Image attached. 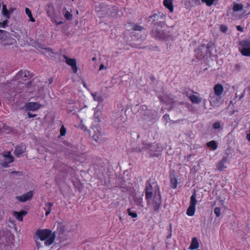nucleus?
<instances>
[{
    "instance_id": "obj_19",
    "label": "nucleus",
    "mask_w": 250,
    "mask_h": 250,
    "mask_svg": "<svg viewBox=\"0 0 250 250\" xmlns=\"http://www.w3.org/2000/svg\"><path fill=\"white\" fill-rule=\"evenodd\" d=\"M26 212L25 211H21L20 212H14L13 213L14 216L19 221H22L23 216L26 214Z\"/></svg>"
},
{
    "instance_id": "obj_35",
    "label": "nucleus",
    "mask_w": 250,
    "mask_h": 250,
    "mask_svg": "<svg viewBox=\"0 0 250 250\" xmlns=\"http://www.w3.org/2000/svg\"><path fill=\"white\" fill-rule=\"evenodd\" d=\"M127 212L128 213V215L130 216H131L133 218H136L137 217V214L136 212H132L131 211V209H128L127 210Z\"/></svg>"
},
{
    "instance_id": "obj_53",
    "label": "nucleus",
    "mask_w": 250,
    "mask_h": 250,
    "mask_svg": "<svg viewBox=\"0 0 250 250\" xmlns=\"http://www.w3.org/2000/svg\"><path fill=\"white\" fill-rule=\"evenodd\" d=\"M92 60H95V58H93V59H92Z\"/></svg>"
},
{
    "instance_id": "obj_52",
    "label": "nucleus",
    "mask_w": 250,
    "mask_h": 250,
    "mask_svg": "<svg viewBox=\"0 0 250 250\" xmlns=\"http://www.w3.org/2000/svg\"><path fill=\"white\" fill-rule=\"evenodd\" d=\"M76 13H77V14H79V11H78V10H77V12H76Z\"/></svg>"
},
{
    "instance_id": "obj_41",
    "label": "nucleus",
    "mask_w": 250,
    "mask_h": 250,
    "mask_svg": "<svg viewBox=\"0 0 250 250\" xmlns=\"http://www.w3.org/2000/svg\"><path fill=\"white\" fill-rule=\"evenodd\" d=\"M14 36L17 39V40L18 41H19L20 40V39L21 38V36L19 34H18L17 33H15L14 35Z\"/></svg>"
},
{
    "instance_id": "obj_40",
    "label": "nucleus",
    "mask_w": 250,
    "mask_h": 250,
    "mask_svg": "<svg viewBox=\"0 0 250 250\" xmlns=\"http://www.w3.org/2000/svg\"><path fill=\"white\" fill-rule=\"evenodd\" d=\"M153 34H154V36H156V37H157V38H161L162 35V33L161 32H158V34L157 33L155 34L154 33H153Z\"/></svg>"
},
{
    "instance_id": "obj_51",
    "label": "nucleus",
    "mask_w": 250,
    "mask_h": 250,
    "mask_svg": "<svg viewBox=\"0 0 250 250\" xmlns=\"http://www.w3.org/2000/svg\"><path fill=\"white\" fill-rule=\"evenodd\" d=\"M95 116H96V109H95V112H94Z\"/></svg>"
},
{
    "instance_id": "obj_33",
    "label": "nucleus",
    "mask_w": 250,
    "mask_h": 250,
    "mask_svg": "<svg viewBox=\"0 0 250 250\" xmlns=\"http://www.w3.org/2000/svg\"><path fill=\"white\" fill-rule=\"evenodd\" d=\"M214 212L217 217H219L221 215V208L219 207H216L214 208Z\"/></svg>"
},
{
    "instance_id": "obj_22",
    "label": "nucleus",
    "mask_w": 250,
    "mask_h": 250,
    "mask_svg": "<svg viewBox=\"0 0 250 250\" xmlns=\"http://www.w3.org/2000/svg\"><path fill=\"white\" fill-rule=\"evenodd\" d=\"M52 21L55 22L57 25H61L63 23V19L62 17L58 18L55 16L52 19Z\"/></svg>"
},
{
    "instance_id": "obj_5",
    "label": "nucleus",
    "mask_w": 250,
    "mask_h": 250,
    "mask_svg": "<svg viewBox=\"0 0 250 250\" xmlns=\"http://www.w3.org/2000/svg\"><path fill=\"white\" fill-rule=\"evenodd\" d=\"M241 47L239 50L242 54L245 56H250V42L243 41L240 42Z\"/></svg>"
},
{
    "instance_id": "obj_24",
    "label": "nucleus",
    "mask_w": 250,
    "mask_h": 250,
    "mask_svg": "<svg viewBox=\"0 0 250 250\" xmlns=\"http://www.w3.org/2000/svg\"><path fill=\"white\" fill-rule=\"evenodd\" d=\"M91 95L92 96L93 99L95 101L97 102H101L102 101V97L100 95L97 94V93H91Z\"/></svg>"
},
{
    "instance_id": "obj_34",
    "label": "nucleus",
    "mask_w": 250,
    "mask_h": 250,
    "mask_svg": "<svg viewBox=\"0 0 250 250\" xmlns=\"http://www.w3.org/2000/svg\"><path fill=\"white\" fill-rule=\"evenodd\" d=\"M8 21L7 19L4 20L2 22H0V27L1 28H5L7 26Z\"/></svg>"
},
{
    "instance_id": "obj_44",
    "label": "nucleus",
    "mask_w": 250,
    "mask_h": 250,
    "mask_svg": "<svg viewBox=\"0 0 250 250\" xmlns=\"http://www.w3.org/2000/svg\"><path fill=\"white\" fill-rule=\"evenodd\" d=\"M28 115L29 118H33L36 116V114H32L30 113L29 112L28 113Z\"/></svg>"
},
{
    "instance_id": "obj_30",
    "label": "nucleus",
    "mask_w": 250,
    "mask_h": 250,
    "mask_svg": "<svg viewBox=\"0 0 250 250\" xmlns=\"http://www.w3.org/2000/svg\"><path fill=\"white\" fill-rule=\"evenodd\" d=\"M143 195H142V196L138 198V199H135L134 200L135 202L136 203L137 205H140L142 207H143V198H142Z\"/></svg>"
},
{
    "instance_id": "obj_45",
    "label": "nucleus",
    "mask_w": 250,
    "mask_h": 250,
    "mask_svg": "<svg viewBox=\"0 0 250 250\" xmlns=\"http://www.w3.org/2000/svg\"><path fill=\"white\" fill-rule=\"evenodd\" d=\"M104 68V66L103 64H102L100 66L99 70H102Z\"/></svg>"
},
{
    "instance_id": "obj_36",
    "label": "nucleus",
    "mask_w": 250,
    "mask_h": 250,
    "mask_svg": "<svg viewBox=\"0 0 250 250\" xmlns=\"http://www.w3.org/2000/svg\"><path fill=\"white\" fill-rule=\"evenodd\" d=\"M66 133V129L63 126H62L60 129V134L61 136H64Z\"/></svg>"
},
{
    "instance_id": "obj_15",
    "label": "nucleus",
    "mask_w": 250,
    "mask_h": 250,
    "mask_svg": "<svg viewBox=\"0 0 250 250\" xmlns=\"http://www.w3.org/2000/svg\"><path fill=\"white\" fill-rule=\"evenodd\" d=\"M227 159L223 158L220 161L218 162L217 165V168L219 171H222L227 168L226 164L227 163Z\"/></svg>"
},
{
    "instance_id": "obj_50",
    "label": "nucleus",
    "mask_w": 250,
    "mask_h": 250,
    "mask_svg": "<svg viewBox=\"0 0 250 250\" xmlns=\"http://www.w3.org/2000/svg\"><path fill=\"white\" fill-rule=\"evenodd\" d=\"M96 10L97 11H99V10L97 9V7L96 8Z\"/></svg>"
},
{
    "instance_id": "obj_39",
    "label": "nucleus",
    "mask_w": 250,
    "mask_h": 250,
    "mask_svg": "<svg viewBox=\"0 0 250 250\" xmlns=\"http://www.w3.org/2000/svg\"><path fill=\"white\" fill-rule=\"evenodd\" d=\"M6 161L8 163H10L13 161V158L11 156H6Z\"/></svg>"
},
{
    "instance_id": "obj_32",
    "label": "nucleus",
    "mask_w": 250,
    "mask_h": 250,
    "mask_svg": "<svg viewBox=\"0 0 250 250\" xmlns=\"http://www.w3.org/2000/svg\"><path fill=\"white\" fill-rule=\"evenodd\" d=\"M43 53H44L45 55L47 56H52L51 54H53V52L50 48H46L44 49Z\"/></svg>"
},
{
    "instance_id": "obj_3",
    "label": "nucleus",
    "mask_w": 250,
    "mask_h": 250,
    "mask_svg": "<svg viewBox=\"0 0 250 250\" xmlns=\"http://www.w3.org/2000/svg\"><path fill=\"white\" fill-rule=\"evenodd\" d=\"M16 40L11 34L6 31L0 30V43L2 45H10L16 43Z\"/></svg>"
},
{
    "instance_id": "obj_9",
    "label": "nucleus",
    "mask_w": 250,
    "mask_h": 250,
    "mask_svg": "<svg viewBox=\"0 0 250 250\" xmlns=\"http://www.w3.org/2000/svg\"><path fill=\"white\" fill-rule=\"evenodd\" d=\"M221 100V96L215 94H210L209 97V101L212 106H217L219 105Z\"/></svg>"
},
{
    "instance_id": "obj_27",
    "label": "nucleus",
    "mask_w": 250,
    "mask_h": 250,
    "mask_svg": "<svg viewBox=\"0 0 250 250\" xmlns=\"http://www.w3.org/2000/svg\"><path fill=\"white\" fill-rule=\"evenodd\" d=\"M57 229L60 232L62 233L67 230L65 226L62 224L59 223L57 226Z\"/></svg>"
},
{
    "instance_id": "obj_17",
    "label": "nucleus",
    "mask_w": 250,
    "mask_h": 250,
    "mask_svg": "<svg viewBox=\"0 0 250 250\" xmlns=\"http://www.w3.org/2000/svg\"><path fill=\"white\" fill-rule=\"evenodd\" d=\"M199 247V243L197 239L194 237L192 239L191 244L189 247V249L193 250L198 249Z\"/></svg>"
},
{
    "instance_id": "obj_46",
    "label": "nucleus",
    "mask_w": 250,
    "mask_h": 250,
    "mask_svg": "<svg viewBox=\"0 0 250 250\" xmlns=\"http://www.w3.org/2000/svg\"><path fill=\"white\" fill-rule=\"evenodd\" d=\"M237 29L238 31H242V28L240 26H237Z\"/></svg>"
},
{
    "instance_id": "obj_2",
    "label": "nucleus",
    "mask_w": 250,
    "mask_h": 250,
    "mask_svg": "<svg viewBox=\"0 0 250 250\" xmlns=\"http://www.w3.org/2000/svg\"><path fill=\"white\" fill-rule=\"evenodd\" d=\"M36 235L42 241H45L46 246L51 245L54 241L55 235L49 229H41L36 231Z\"/></svg>"
},
{
    "instance_id": "obj_20",
    "label": "nucleus",
    "mask_w": 250,
    "mask_h": 250,
    "mask_svg": "<svg viewBox=\"0 0 250 250\" xmlns=\"http://www.w3.org/2000/svg\"><path fill=\"white\" fill-rule=\"evenodd\" d=\"M12 11H8L7 9L6 6L5 4H2V13L7 18H9Z\"/></svg>"
},
{
    "instance_id": "obj_11",
    "label": "nucleus",
    "mask_w": 250,
    "mask_h": 250,
    "mask_svg": "<svg viewBox=\"0 0 250 250\" xmlns=\"http://www.w3.org/2000/svg\"><path fill=\"white\" fill-rule=\"evenodd\" d=\"M41 107V105L36 102H30L27 104L25 105V109L26 111H35L39 109Z\"/></svg>"
},
{
    "instance_id": "obj_7",
    "label": "nucleus",
    "mask_w": 250,
    "mask_h": 250,
    "mask_svg": "<svg viewBox=\"0 0 250 250\" xmlns=\"http://www.w3.org/2000/svg\"><path fill=\"white\" fill-rule=\"evenodd\" d=\"M243 6L242 4L234 3L232 8L233 12L231 14L232 16L237 19L242 18L243 17V15H238L237 12L241 11L243 10Z\"/></svg>"
},
{
    "instance_id": "obj_42",
    "label": "nucleus",
    "mask_w": 250,
    "mask_h": 250,
    "mask_svg": "<svg viewBox=\"0 0 250 250\" xmlns=\"http://www.w3.org/2000/svg\"><path fill=\"white\" fill-rule=\"evenodd\" d=\"M163 119L167 122V121L169 119V115L167 114L163 116Z\"/></svg>"
},
{
    "instance_id": "obj_6",
    "label": "nucleus",
    "mask_w": 250,
    "mask_h": 250,
    "mask_svg": "<svg viewBox=\"0 0 250 250\" xmlns=\"http://www.w3.org/2000/svg\"><path fill=\"white\" fill-rule=\"evenodd\" d=\"M146 149L149 152L151 155L154 156L158 155L163 150L162 147L158 146L156 144L147 145Z\"/></svg>"
},
{
    "instance_id": "obj_1",
    "label": "nucleus",
    "mask_w": 250,
    "mask_h": 250,
    "mask_svg": "<svg viewBox=\"0 0 250 250\" xmlns=\"http://www.w3.org/2000/svg\"><path fill=\"white\" fill-rule=\"evenodd\" d=\"M153 196V205L155 210L158 209L161 202V197L160 193L159 188L157 184L154 182L150 183L147 181L146 187V198L148 204Z\"/></svg>"
},
{
    "instance_id": "obj_8",
    "label": "nucleus",
    "mask_w": 250,
    "mask_h": 250,
    "mask_svg": "<svg viewBox=\"0 0 250 250\" xmlns=\"http://www.w3.org/2000/svg\"><path fill=\"white\" fill-rule=\"evenodd\" d=\"M30 76V72L27 70L21 71L19 72L16 76L17 80L20 82L25 81Z\"/></svg>"
},
{
    "instance_id": "obj_48",
    "label": "nucleus",
    "mask_w": 250,
    "mask_h": 250,
    "mask_svg": "<svg viewBox=\"0 0 250 250\" xmlns=\"http://www.w3.org/2000/svg\"><path fill=\"white\" fill-rule=\"evenodd\" d=\"M83 85L84 87L88 89V88L87 87L86 84L84 82H83Z\"/></svg>"
},
{
    "instance_id": "obj_16",
    "label": "nucleus",
    "mask_w": 250,
    "mask_h": 250,
    "mask_svg": "<svg viewBox=\"0 0 250 250\" xmlns=\"http://www.w3.org/2000/svg\"><path fill=\"white\" fill-rule=\"evenodd\" d=\"M189 99L194 104H199L202 100V99L199 97L198 94L196 93L190 95Z\"/></svg>"
},
{
    "instance_id": "obj_28",
    "label": "nucleus",
    "mask_w": 250,
    "mask_h": 250,
    "mask_svg": "<svg viewBox=\"0 0 250 250\" xmlns=\"http://www.w3.org/2000/svg\"><path fill=\"white\" fill-rule=\"evenodd\" d=\"M170 184H171V187L173 188H176L177 187V184H178L177 179L174 177L171 178V180H170Z\"/></svg>"
},
{
    "instance_id": "obj_25",
    "label": "nucleus",
    "mask_w": 250,
    "mask_h": 250,
    "mask_svg": "<svg viewBox=\"0 0 250 250\" xmlns=\"http://www.w3.org/2000/svg\"><path fill=\"white\" fill-rule=\"evenodd\" d=\"M25 11V13L28 16L30 21L32 22H34L35 20L34 18L32 17L31 11L30 10V9L28 8H26Z\"/></svg>"
},
{
    "instance_id": "obj_38",
    "label": "nucleus",
    "mask_w": 250,
    "mask_h": 250,
    "mask_svg": "<svg viewBox=\"0 0 250 250\" xmlns=\"http://www.w3.org/2000/svg\"><path fill=\"white\" fill-rule=\"evenodd\" d=\"M221 31L224 33L228 30V28L226 25H222L220 27Z\"/></svg>"
},
{
    "instance_id": "obj_18",
    "label": "nucleus",
    "mask_w": 250,
    "mask_h": 250,
    "mask_svg": "<svg viewBox=\"0 0 250 250\" xmlns=\"http://www.w3.org/2000/svg\"><path fill=\"white\" fill-rule=\"evenodd\" d=\"M25 147L24 146H18L15 150V153L16 155L19 156L24 153Z\"/></svg>"
},
{
    "instance_id": "obj_10",
    "label": "nucleus",
    "mask_w": 250,
    "mask_h": 250,
    "mask_svg": "<svg viewBox=\"0 0 250 250\" xmlns=\"http://www.w3.org/2000/svg\"><path fill=\"white\" fill-rule=\"evenodd\" d=\"M33 196V193L32 191H29L24 194L21 196H16V198L20 202H24L30 200Z\"/></svg>"
},
{
    "instance_id": "obj_21",
    "label": "nucleus",
    "mask_w": 250,
    "mask_h": 250,
    "mask_svg": "<svg viewBox=\"0 0 250 250\" xmlns=\"http://www.w3.org/2000/svg\"><path fill=\"white\" fill-rule=\"evenodd\" d=\"M52 206L53 204L51 203H47L45 204L44 209L46 211L45 215L46 216L49 215V213H50Z\"/></svg>"
},
{
    "instance_id": "obj_26",
    "label": "nucleus",
    "mask_w": 250,
    "mask_h": 250,
    "mask_svg": "<svg viewBox=\"0 0 250 250\" xmlns=\"http://www.w3.org/2000/svg\"><path fill=\"white\" fill-rule=\"evenodd\" d=\"M207 146L210 147L213 150H215L217 148V146L216 142L214 141H211L208 142L207 144Z\"/></svg>"
},
{
    "instance_id": "obj_13",
    "label": "nucleus",
    "mask_w": 250,
    "mask_h": 250,
    "mask_svg": "<svg viewBox=\"0 0 250 250\" xmlns=\"http://www.w3.org/2000/svg\"><path fill=\"white\" fill-rule=\"evenodd\" d=\"M214 94L217 96H220L222 95L224 91V88L222 85L220 84H217L214 86Z\"/></svg>"
},
{
    "instance_id": "obj_49",
    "label": "nucleus",
    "mask_w": 250,
    "mask_h": 250,
    "mask_svg": "<svg viewBox=\"0 0 250 250\" xmlns=\"http://www.w3.org/2000/svg\"><path fill=\"white\" fill-rule=\"evenodd\" d=\"M82 129H83L84 131H86V130L88 131V130L87 129V128L85 126H83Z\"/></svg>"
},
{
    "instance_id": "obj_12",
    "label": "nucleus",
    "mask_w": 250,
    "mask_h": 250,
    "mask_svg": "<svg viewBox=\"0 0 250 250\" xmlns=\"http://www.w3.org/2000/svg\"><path fill=\"white\" fill-rule=\"evenodd\" d=\"M64 58L65 59L66 63L71 66L72 70L74 73H76L78 71V68L76 60L74 59H69L66 56H64Z\"/></svg>"
},
{
    "instance_id": "obj_14",
    "label": "nucleus",
    "mask_w": 250,
    "mask_h": 250,
    "mask_svg": "<svg viewBox=\"0 0 250 250\" xmlns=\"http://www.w3.org/2000/svg\"><path fill=\"white\" fill-rule=\"evenodd\" d=\"M163 4L170 12H173V0H164Z\"/></svg>"
},
{
    "instance_id": "obj_47",
    "label": "nucleus",
    "mask_w": 250,
    "mask_h": 250,
    "mask_svg": "<svg viewBox=\"0 0 250 250\" xmlns=\"http://www.w3.org/2000/svg\"><path fill=\"white\" fill-rule=\"evenodd\" d=\"M247 139L250 141V133L247 135Z\"/></svg>"
},
{
    "instance_id": "obj_4",
    "label": "nucleus",
    "mask_w": 250,
    "mask_h": 250,
    "mask_svg": "<svg viewBox=\"0 0 250 250\" xmlns=\"http://www.w3.org/2000/svg\"><path fill=\"white\" fill-rule=\"evenodd\" d=\"M197 202L196 195L195 192H194L190 197L189 206L187 210V214L188 216H192L194 215L196 210Z\"/></svg>"
},
{
    "instance_id": "obj_43",
    "label": "nucleus",
    "mask_w": 250,
    "mask_h": 250,
    "mask_svg": "<svg viewBox=\"0 0 250 250\" xmlns=\"http://www.w3.org/2000/svg\"><path fill=\"white\" fill-rule=\"evenodd\" d=\"M142 28V27L140 26H139V25H135L134 28L135 30H139V31L141 30Z\"/></svg>"
},
{
    "instance_id": "obj_23",
    "label": "nucleus",
    "mask_w": 250,
    "mask_h": 250,
    "mask_svg": "<svg viewBox=\"0 0 250 250\" xmlns=\"http://www.w3.org/2000/svg\"><path fill=\"white\" fill-rule=\"evenodd\" d=\"M98 134L96 133L95 134L93 135V138L95 141L99 142L102 140V133L99 131H98Z\"/></svg>"
},
{
    "instance_id": "obj_29",
    "label": "nucleus",
    "mask_w": 250,
    "mask_h": 250,
    "mask_svg": "<svg viewBox=\"0 0 250 250\" xmlns=\"http://www.w3.org/2000/svg\"><path fill=\"white\" fill-rule=\"evenodd\" d=\"M215 0H201L203 3H206L207 6H210Z\"/></svg>"
},
{
    "instance_id": "obj_37",
    "label": "nucleus",
    "mask_w": 250,
    "mask_h": 250,
    "mask_svg": "<svg viewBox=\"0 0 250 250\" xmlns=\"http://www.w3.org/2000/svg\"><path fill=\"white\" fill-rule=\"evenodd\" d=\"M213 126L214 129L220 128L221 127V125H220V122H215V123H214Z\"/></svg>"
},
{
    "instance_id": "obj_31",
    "label": "nucleus",
    "mask_w": 250,
    "mask_h": 250,
    "mask_svg": "<svg viewBox=\"0 0 250 250\" xmlns=\"http://www.w3.org/2000/svg\"><path fill=\"white\" fill-rule=\"evenodd\" d=\"M65 18L67 20H71L72 18V15L71 12L67 11L64 13Z\"/></svg>"
}]
</instances>
